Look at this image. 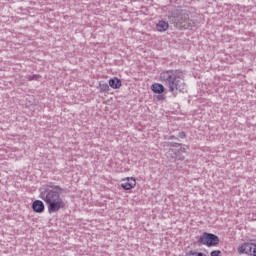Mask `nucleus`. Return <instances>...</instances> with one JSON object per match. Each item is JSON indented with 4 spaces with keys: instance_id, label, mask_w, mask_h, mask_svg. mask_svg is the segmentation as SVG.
I'll return each mask as SVG.
<instances>
[{
    "instance_id": "f257e3e1",
    "label": "nucleus",
    "mask_w": 256,
    "mask_h": 256,
    "mask_svg": "<svg viewBox=\"0 0 256 256\" xmlns=\"http://www.w3.org/2000/svg\"><path fill=\"white\" fill-rule=\"evenodd\" d=\"M62 193H67V189L54 185L53 182L44 186L43 191L40 192V199L47 205L48 213H57L60 209H65Z\"/></svg>"
},
{
    "instance_id": "f03ea898",
    "label": "nucleus",
    "mask_w": 256,
    "mask_h": 256,
    "mask_svg": "<svg viewBox=\"0 0 256 256\" xmlns=\"http://www.w3.org/2000/svg\"><path fill=\"white\" fill-rule=\"evenodd\" d=\"M160 81L168 86L170 93L185 91V81L177 75V70H166L160 73Z\"/></svg>"
},
{
    "instance_id": "7ed1b4c3",
    "label": "nucleus",
    "mask_w": 256,
    "mask_h": 256,
    "mask_svg": "<svg viewBox=\"0 0 256 256\" xmlns=\"http://www.w3.org/2000/svg\"><path fill=\"white\" fill-rule=\"evenodd\" d=\"M167 147H170L166 153V157L170 163H176V161H185V155H187V146L182 143L168 142Z\"/></svg>"
},
{
    "instance_id": "20e7f679",
    "label": "nucleus",
    "mask_w": 256,
    "mask_h": 256,
    "mask_svg": "<svg viewBox=\"0 0 256 256\" xmlns=\"http://www.w3.org/2000/svg\"><path fill=\"white\" fill-rule=\"evenodd\" d=\"M175 21L180 29H193L195 27V22L189 18V11L187 10H177Z\"/></svg>"
},
{
    "instance_id": "39448f33",
    "label": "nucleus",
    "mask_w": 256,
    "mask_h": 256,
    "mask_svg": "<svg viewBox=\"0 0 256 256\" xmlns=\"http://www.w3.org/2000/svg\"><path fill=\"white\" fill-rule=\"evenodd\" d=\"M199 245H206L207 247H215L219 243V236L213 233L204 232L198 239Z\"/></svg>"
},
{
    "instance_id": "423d86ee",
    "label": "nucleus",
    "mask_w": 256,
    "mask_h": 256,
    "mask_svg": "<svg viewBox=\"0 0 256 256\" xmlns=\"http://www.w3.org/2000/svg\"><path fill=\"white\" fill-rule=\"evenodd\" d=\"M151 91L155 93L157 101H165L167 96L165 93V86L161 83H154L151 85Z\"/></svg>"
},
{
    "instance_id": "0eeeda50",
    "label": "nucleus",
    "mask_w": 256,
    "mask_h": 256,
    "mask_svg": "<svg viewBox=\"0 0 256 256\" xmlns=\"http://www.w3.org/2000/svg\"><path fill=\"white\" fill-rule=\"evenodd\" d=\"M137 185V180H135L134 177H127L126 179H124V182L121 184L122 189H124V191H131V189H133V187H135Z\"/></svg>"
},
{
    "instance_id": "6e6552de",
    "label": "nucleus",
    "mask_w": 256,
    "mask_h": 256,
    "mask_svg": "<svg viewBox=\"0 0 256 256\" xmlns=\"http://www.w3.org/2000/svg\"><path fill=\"white\" fill-rule=\"evenodd\" d=\"M256 247L255 243H244L239 250V253H244L245 255H252Z\"/></svg>"
},
{
    "instance_id": "1a4fd4ad",
    "label": "nucleus",
    "mask_w": 256,
    "mask_h": 256,
    "mask_svg": "<svg viewBox=\"0 0 256 256\" xmlns=\"http://www.w3.org/2000/svg\"><path fill=\"white\" fill-rule=\"evenodd\" d=\"M32 210L34 213H43L45 211V204L41 200H35L32 203Z\"/></svg>"
},
{
    "instance_id": "9d476101",
    "label": "nucleus",
    "mask_w": 256,
    "mask_h": 256,
    "mask_svg": "<svg viewBox=\"0 0 256 256\" xmlns=\"http://www.w3.org/2000/svg\"><path fill=\"white\" fill-rule=\"evenodd\" d=\"M108 83L111 89H121L122 82H121V79L117 77L110 78Z\"/></svg>"
},
{
    "instance_id": "9b49d317",
    "label": "nucleus",
    "mask_w": 256,
    "mask_h": 256,
    "mask_svg": "<svg viewBox=\"0 0 256 256\" xmlns=\"http://www.w3.org/2000/svg\"><path fill=\"white\" fill-rule=\"evenodd\" d=\"M156 29L157 31H159L160 33H163L165 31H167V29H169V23L165 22L163 20H160L157 24H156Z\"/></svg>"
},
{
    "instance_id": "f8f14e48",
    "label": "nucleus",
    "mask_w": 256,
    "mask_h": 256,
    "mask_svg": "<svg viewBox=\"0 0 256 256\" xmlns=\"http://www.w3.org/2000/svg\"><path fill=\"white\" fill-rule=\"evenodd\" d=\"M109 87V84L99 82L98 89L100 93H109Z\"/></svg>"
},
{
    "instance_id": "ddd939ff",
    "label": "nucleus",
    "mask_w": 256,
    "mask_h": 256,
    "mask_svg": "<svg viewBox=\"0 0 256 256\" xmlns=\"http://www.w3.org/2000/svg\"><path fill=\"white\" fill-rule=\"evenodd\" d=\"M26 79H28V81H39V79H41V75L39 74H34L32 76L28 75Z\"/></svg>"
},
{
    "instance_id": "4468645a",
    "label": "nucleus",
    "mask_w": 256,
    "mask_h": 256,
    "mask_svg": "<svg viewBox=\"0 0 256 256\" xmlns=\"http://www.w3.org/2000/svg\"><path fill=\"white\" fill-rule=\"evenodd\" d=\"M185 256H205V253H203V252H195L193 250H190L189 252L186 253Z\"/></svg>"
},
{
    "instance_id": "2eb2a0df",
    "label": "nucleus",
    "mask_w": 256,
    "mask_h": 256,
    "mask_svg": "<svg viewBox=\"0 0 256 256\" xmlns=\"http://www.w3.org/2000/svg\"><path fill=\"white\" fill-rule=\"evenodd\" d=\"M210 256H223L222 253H221V250H213L211 253H210Z\"/></svg>"
},
{
    "instance_id": "dca6fc26",
    "label": "nucleus",
    "mask_w": 256,
    "mask_h": 256,
    "mask_svg": "<svg viewBox=\"0 0 256 256\" xmlns=\"http://www.w3.org/2000/svg\"><path fill=\"white\" fill-rule=\"evenodd\" d=\"M178 137H179L180 139H185V137H187V134L185 133V131H182V132H180V133L178 134Z\"/></svg>"
},
{
    "instance_id": "f3484780",
    "label": "nucleus",
    "mask_w": 256,
    "mask_h": 256,
    "mask_svg": "<svg viewBox=\"0 0 256 256\" xmlns=\"http://www.w3.org/2000/svg\"><path fill=\"white\" fill-rule=\"evenodd\" d=\"M173 139H177V137H175V135H170V136L168 137V140H169V141H173Z\"/></svg>"
},
{
    "instance_id": "a211bd4d",
    "label": "nucleus",
    "mask_w": 256,
    "mask_h": 256,
    "mask_svg": "<svg viewBox=\"0 0 256 256\" xmlns=\"http://www.w3.org/2000/svg\"><path fill=\"white\" fill-rule=\"evenodd\" d=\"M251 256H256V246H255V248H254V250H253Z\"/></svg>"
},
{
    "instance_id": "6ab92c4d",
    "label": "nucleus",
    "mask_w": 256,
    "mask_h": 256,
    "mask_svg": "<svg viewBox=\"0 0 256 256\" xmlns=\"http://www.w3.org/2000/svg\"><path fill=\"white\" fill-rule=\"evenodd\" d=\"M204 256H207V255L204 254Z\"/></svg>"
}]
</instances>
